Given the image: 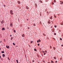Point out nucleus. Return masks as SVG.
<instances>
[{
  "instance_id": "obj_1",
  "label": "nucleus",
  "mask_w": 63,
  "mask_h": 63,
  "mask_svg": "<svg viewBox=\"0 0 63 63\" xmlns=\"http://www.w3.org/2000/svg\"><path fill=\"white\" fill-rule=\"evenodd\" d=\"M10 14H11L13 15L14 14L13 13V11L12 10H11L10 11Z\"/></svg>"
},
{
  "instance_id": "obj_2",
  "label": "nucleus",
  "mask_w": 63,
  "mask_h": 63,
  "mask_svg": "<svg viewBox=\"0 0 63 63\" xmlns=\"http://www.w3.org/2000/svg\"><path fill=\"white\" fill-rule=\"evenodd\" d=\"M6 47L7 48H9V46H6Z\"/></svg>"
},
{
  "instance_id": "obj_3",
  "label": "nucleus",
  "mask_w": 63,
  "mask_h": 63,
  "mask_svg": "<svg viewBox=\"0 0 63 63\" xmlns=\"http://www.w3.org/2000/svg\"><path fill=\"white\" fill-rule=\"evenodd\" d=\"M2 56L3 57H4L5 56V55L4 54H3L2 55Z\"/></svg>"
},
{
  "instance_id": "obj_4",
  "label": "nucleus",
  "mask_w": 63,
  "mask_h": 63,
  "mask_svg": "<svg viewBox=\"0 0 63 63\" xmlns=\"http://www.w3.org/2000/svg\"><path fill=\"white\" fill-rule=\"evenodd\" d=\"M10 25L11 26H12V27H13V24L12 23H11L10 24Z\"/></svg>"
},
{
  "instance_id": "obj_5",
  "label": "nucleus",
  "mask_w": 63,
  "mask_h": 63,
  "mask_svg": "<svg viewBox=\"0 0 63 63\" xmlns=\"http://www.w3.org/2000/svg\"><path fill=\"white\" fill-rule=\"evenodd\" d=\"M51 22L49 21H48V23H49V24H50Z\"/></svg>"
},
{
  "instance_id": "obj_6",
  "label": "nucleus",
  "mask_w": 63,
  "mask_h": 63,
  "mask_svg": "<svg viewBox=\"0 0 63 63\" xmlns=\"http://www.w3.org/2000/svg\"><path fill=\"white\" fill-rule=\"evenodd\" d=\"M39 2H40V3H43V2H42V1L41 0H40L39 1Z\"/></svg>"
},
{
  "instance_id": "obj_7",
  "label": "nucleus",
  "mask_w": 63,
  "mask_h": 63,
  "mask_svg": "<svg viewBox=\"0 0 63 63\" xmlns=\"http://www.w3.org/2000/svg\"><path fill=\"white\" fill-rule=\"evenodd\" d=\"M2 30H5V29L4 28H3L2 29Z\"/></svg>"
},
{
  "instance_id": "obj_8",
  "label": "nucleus",
  "mask_w": 63,
  "mask_h": 63,
  "mask_svg": "<svg viewBox=\"0 0 63 63\" xmlns=\"http://www.w3.org/2000/svg\"><path fill=\"white\" fill-rule=\"evenodd\" d=\"M17 2L19 4H20V1H18Z\"/></svg>"
},
{
  "instance_id": "obj_9",
  "label": "nucleus",
  "mask_w": 63,
  "mask_h": 63,
  "mask_svg": "<svg viewBox=\"0 0 63 63\" xmlns=\"http://www.w3.org/2000/svg\"><path fill=\"white\" fill-rule=\"evenodd\" d=\"M26 8L27 9H29V8H28V6H27L26 7Z\"/></svg>"
},
{
  "instance_id": "obj_10",
  "label": "nucleus",
  "mask_w": 63,
  "mask_h": 63,
  "mask_svg": "<svg viewBox=\"0 0 63 63\" xmlns=\"http://www.w3.org/2000/svg\"><path fill=\"white\" fill-rule=\"evenodd\" d=\"M53 48L54 50H55V49H56V48L55 47H53Z\"/></svg>"
},
{
  "instance_id": "obj_11",
  "label": "nucleus",
  "mask_w": 63,
  "mask_h": 63,
  "mask_svg": "<svg viewBox=\"0 0 63 63\" xmlns=\"http://www.w3.org/2000/svg\"><path fill=\"white\" fill-rule=\"evenodd\" d=\"M35 6H36V7L37 8V4H36V3L35 4Z\"/></svg>"
},
{
  "instance_id": "obj_12",
  "label": "nucleus",
  "mask_w": 63,
  "mask_h": 63,
  "mask_svg": "<svg viewBox=\"0 0 63 63\" xmlns=\"http://www.w3.org/2000/svg\"><path fill=\"white\" fill-rule=\"evenodd\" d=\"M33 26H36V24H35V23H34L33 24Z\"/></svg>"
},
{
  "instance_id": "obj_13",
  "label": "nucleus",
  "mask_w": 63,
  "mask_h": 63,
  "mask_svg": "<svg viewBox=\"0 0 63 63\" xmlns=\"http://www.w3.org/2000/svg\"><path fill=\"white\" fill-rule=\"evenodd\" d=\"M22 36L23 37H24V34H23L22 35Z\"/></svg>"
},
{
  "instance_id": "obj_14",
  "label": "nucleus",
  "mask_w": 63,
  "mask_h": 63,
  "mask_svg": "<svg viewBox=\"0 0 63 63\" xmlns=\"http://www.w3.org/2000/svg\"><path fill=\"white\" fill-rule=\"evenodd\" d=\"M54 16L55 18H56V16H55V15H54Z\"/></svg>"
},
{
  "instance_id": "obj_15",
  "label": "nucleus",
  "mask_w": 63,
  "mask_h": 63,
  "mask_svg": "<svg viewBox=\"0 0 63 63\" xmlns=\"http://www.w3.org/2000/svg\"><path fill=\"white\" fill-rule=\"evenodd\" d=\"M1 53H4V51H2L1 52Z\"/></svg>"
},
{
  "instance_id": "obj_16",
  "label": "nucleus",
  "mask_w": 63,
  "mask_h": 63,
  "mask_svg": "<svg viewBox=\"0 0 63 63\" xmlns=\"http://www.w3.org/2000/svg\"><path fill=\"white\" fill-rule=\"evenodd\" d=\"M54 59H55V60L56 59V58L55 57H54Z\"/></svg>"
},
{
  "instance_id": "obj_17",
  "label": "nucleus",
  "mask_w": 63,
  "mask_h": 63,
  "mask_svg": "<svg viewBox=\"0 0 63 63\" xmlns=\"http://www.w3.org/2000/svg\"><path fill=\"white\" fill-rule=\"evenodd\" d=\"M13 37H11V40H13Z\"/></svg>"
},
{
  "instance_id": "obj_18",
  "label": "nucleus",
  "mask_w": 63,
  "mask_h": 63,
  "mask_svg": "<svg viewBox=\"0 0 63 63\" xmlns=\"http://www.w3.org/2000/svg\"><path fill=\"white\" fill-rule=\"evenodd\" d=\"M13 45L14 46H15V45H16L15 44V43H13Z\"/></svg>"
},
{
  "instance_id": "obj_19",
  "label": "nucleus",
  "mask_w": 63,
  "mask_h": 63,
  "mask_svg": "<svg viewBox=\"0 0 63 63\" xmlns=\"http://www.w3.org/2000/svg\"><path fill=\"white\" fill-rule=\"evenodd\" d=\"M34 51H37V50H36V49L35 48L34 49Z\"/></svg>"
},
{
  "instance_id": "obj_20",
  "label": "nucleus",
  "mask_w": 63,
  "mask_h": 63,
  "mask_svg": "<svg viewBox=\"0 0 63 63\" xmlns=\"http://www.w3.org/2000/svg\"><path fill=\"white\" fill-rule=\"evenodd\" d=\"M38 41H39V42H41V40H40V39H39Z\"/></svg>"
},
{
  "instance_id": "obj_21",
  "label": "nucleus",
  "mask_w": 63,
  "mask_h": 63,
  "mask_svg": "<svg viewBox=\"0 0 63 63\" xmlns=\"http://www.w3.org/2000/svg\"><path fill=\"white\" fill-rule=\"evenodd\" d=\"M53 61L51 60V63H53Z\"/></svg>"
},
{
  "instance_id": "obj_22",
  "label": "nucleus",
  "mask_w": 63,
  "mask_h": 63,
  "mask_svg": "<svg viewBox=\"0 0 63 63\" xmlns=\"http://www.w3.org/2000/svg\"><path fill=\"white\" fill-rule=\"evenodd\" d=\"M61 25H63V23H61Z\"/></svg>"
},
{
  "instance_id": "obj_23",
  "label": "nucleus",
  "mask_w": 63,
  "mask_h": 63,
  "mask_svg": "<svg viewBox=\"0 0 63 63\" xmlns=\"http://www.w3.org/2000/svg\"><path fill=\"white\" fill-rule=\"evenodd\" d=\"M54 26L55 28H56L57 27V26H56V25Z\"/></svg>"
},
{
  "instance_id": "obj_24",
  "label": "nucleus",
  "mask_w": 63,
  "mask_h": 63,
  "mask_svg": "<svg viewBox=\"0 0 63 63\" xmlns=\"http://www.w3.org/2000/svg\"><path fill=\"white\" fill-rule=\"evenodd\" d=\"M52 17L51 16L50 17V19H52Z\"/></svg>"
},
{
  "instance_id": "obj_25",
  "label": "nucleus",
  "mask_w": 63,
  "mask_h": 63,
  "mask_svg": "<svg viewBox=\"0 0 63 63\" xmlns=\"http://www.w3.org/2000/svg\"><path fill=\"white\" fill-rule=\"evenodd\" d=\"M14 33H16V30H14Z\"/></svg>"
},
{
  "instance_id": "obj_26",
  "label": "nucleus",
  "mask_w": 63,
  "mask_h": 63,
  "mask_svg": "<svg viewBox=\"0 0 63 63\" xmlns=\"http://www.w3.org/2000/svg\"><path fill=\"white\" fill-rule=\"evenodd\" d=\"M50 49H51V48H51V47H52L51 46H50Z\"/></svg>"
},
{
  "instance_id": "obj_27",
  "label": "nucleus",
  "mask_w": 63,
  "mask_h": 63,
  "mask_svg": "<svg viewBox=\"0 0 63 63\" xmlns=\"http://www.w3.org/2000/svg\"><path fill=\"white\" fill-rule=\"evenodd\" d=\"M54 3H55L56 2V0H54Z\"/></svg>"
},
{
  "instance_id": "obj_28",
  "label": "nucleus",
  "mask_w": 63,
  "mask_h": 63,
  "mask_svg": "<svg viewBox=\"0 0 63 63\" xmlns=\"http://www.w3.org/2000/svg\"><path fill=\"white\" fill-rule=\"evenodd\" d=\"M16 61L17 62V63H18V60H16Z\"/></svg>"
},
{
  "instance_id": "obj_29",
  "label": "nucleus",
  "mask_w": 63,
  "mask_h": 63,
  "mask_svg": "<svg viewBox=\"0 0 63 63\" xmlns=\"http://www.w3.org/2000/svg\"><path fill=\"white\" fill-rule=\"evenodd\" d=\"M46 54V53H44V55H45V54Z\"/></svg>"
},
{
  "instance_id": "obj_30",
  "label": "nucleus",
  "mask_w": 63,
  "mask_h": 63,
  "mask_svg": "<svg viewBox=\"0 0 63 63\" xmlns=\"http://www.w3.org/2000/svg\"><path fill=\"white\" fill-rule=\"evenodd\" d=\"M60 40H62V38H60Z\"/></svg>"
},
{
  "instance_id": "obj_31",
  "label": "nucleus",
  "mask_w": 63,
  "mask_h": 63,
  "mask_svg": "<svg viewBox=\"0 0 63 63\" xmlns=\"http://www.w3.org/2000/svg\"><path fill=\"white\" fill-rule=\"evenodd\" d=\"M33 42V41H31V43H32Z\"/></svg>"
},
{
  "instance_id": "obj_32",
  "label": "nucleus",
  "mask_w": 63,
  "mask_h": 63,
  "mask_svg": "<svg viewBox=\"0 0 63 63\" xmlns=\"http://www.w3.org/2000/svg\"><path fill=\"white\" fill-rule=\"evenodd\" d=\"M54 35H56V33H54Z\"/></svg>"
},
{
  "instance_id": "obj_33",
  "label": "nucleus",
  "mask_w": 63,
  "mask_h": 63,
  "mask_svg": "<svg viewBox=\"0 0 63 63\" xmlns=\"http://www.w3.org/2000/svg\"><path fill=\"white\" fill-rule=\"evenodd\" d=\"M38 46H40V44H38Z\"/></svg>"
},
{
  "instance_id": "obj_34",
  "label": "nucleus",
  "mask_w": 63,
  "mask_h": 63,
  "mask_svg": "<svg viewBox=\"0 0 63 63\" xmlns=\"http://www.w3.org/2000/svg\"><path fill=\"white\" fill-rule=\"evenodd\" d=\"M2 23H3V22H4V21L3 20H2Z\"/></svg>"
},
{
  "instance_id": "obj_35",
  "label": "nucleus",
  "mask_w": 63,
  "mask_h": 63,
  "mask_svg": "<svg viewBox=\"0 0 63 63\" xmlns=\"http://www.w3.org/2000/svg\"><path fill=\"white\" fill-rule=\"evenodd\" d=\"M42 52H43V53H44V52H45V51H42Z\"/></svg>"
},
{
  "instance_id": "obj_36",
  "label": "nucleus",
  "mask_w": 63,
  "mask_h": 63,
  "mask_svg": "<svg viewBox=\"0 0 63 63\" xmlns=\"http://www.w3.org/2000/svg\"><path fill=\"white\" fill-rule=\"evenodd\" d=\"M45 52H46V53H47V50H45Z\"/></svg>"
},
{
  "instance_id": "obj_37",
  "label": "nucleus",
  "mask_w": 63,
  "mask_h": 63,
  "mask_svg": "<svg viewBox=\"0 0 63 63\" xmlns=\"http://www.w3.org/2000/svg\"><path fill=\"white\" fill-rule=\"evenodd\" d=\"M4 42H6V41H5V39H4Z\"/></svg>"
},
{
  "instance_id": "obj_38",
  "label": "nucleus",
  "mask_w": 63,
  "mask_h": 63,
  "mask_svg": "<svg viewBox=\"0 0 63 63\" xmlns=\"http://www.w3.org/2000/svg\"><path fill=\"white\" fill-rule=\"evenodd\" d=\"M43 62H44V63H45V61H43Z\"/></svg>"
},
{
  "instance_id": "obj_39",
  "label": "nucleus",
  "mask_w": 63,
  "mask_h": 63,
  "mask_svg": "<svg viewBox=\"0 0 63 63\" xmlns=\"http://www.w3.org/2000/svg\"><path fill=\"white\" fill-rule=\"evenodd\" d=\"M3 6H4V7H6V5L5 4H4Z\"/></svg>"
},
{
  "instance_id": "obj_40",
  "label": "nucleus",
  "mask_w": 63,
  "mask_h": 63,
  "mask_svg": "<svg viewBox=\"0 0 63 63\" xmlns=\"http://www.w3.org/2000/svg\"><path fill=\"white\" fill-rule=\"evenodd\" d=\"M1 23L2 24H3V23H2V21H1Z\"/></svg>"
},
{
  "instance_id": "obj_41",
  "label": "nucleus",
  "mask_w": 63,
  "mask_h": 63,
  "mask_svg": "<svg viewBox=\"0 0 63 63\" xmlns=\"http://www.w3.org/2000/svg\"><path fill=\"white\" fill-rule=\"evenodd\" d=\"M39 40H38L37 41V43H39Z\"/></svg>"
},
{
  "instance_id": "obj_42",
  "label": "nucleus",
  "mask_w": 63,
  "mask_h": 63,
  "mask_svg": "<svg viewBox=\"0 0 63 63\" xmlns=\"http://www.w3.org/2000/svg\"><path fill=\"white\" fill-rule=\"evenodd\" d=\"M8 59L9 60H10V59H10L9 58V57L8 58Z\"/></svg>"
},
{
  "instance_id": "obj_43",
  "label": "nucleus",
  "mask_w": 63,
  "mask_h": 63,
  "mask_svg": "<svg viewBox=\"0 0 63 63\" xmlns=\"http://www.w3.org/2000/svg\"><path fill=\"white\" fill-rule=\"evenodd\" d=\"M46 2H48V1L47 0L46 1Z\"/></svg>"
},
{
  "instance_id": "obj_44",
  "label": "nucleus",
  "mask_w": 63,
  "mask_h": 63,
  "mask_svg": "<svg viewBox=\"0 0 63 63\" xmlns=\"http://www.w3.org/2000/svg\"><path fill=\"white\" fill-rule=\"evenodd\" d=\"M34 62V60L32 61V62Z\"/></svg>"
},
{
  "instance_id": "obj_45",
  "label": "nucleus",
  "mask_w": 63,
  "mask_h": 63,
  "mask_svg": "<svg viewBox=\"0 0 63 63\" xmlns=\"http://www.w3.org/2000/svg\"><path fill=\"white\" fill-rule=\"evenodd\" d=\"M28 29H30V27H28Z\"/></svg>"
},
{
  "instance_id": "obj_46",
  "label": "nucleus",
  "mask_w": 63,
  "mask_h": 63,
  "mask_svg": "<svg viewBox=\"0 0 63 63\" xmlns=\"http://www.w3.org/2000/svg\"><path fill=\"white\" fill-rule=\"evenodd\" d=\"M57 62V61H56L55 62H56H56Z\"/></svg>"
},
{
  "instance_id": "obj_47",
  "label": "nucleus",
  "mask_w": 63,
  "mask_h": 63,
  "mask_svg": "<svg viewBox=\"0 0 63 63\" xmlns=\"http://www.w3.org/2000/svg\"><path fill=\"white\" fill-rule=\"evenodd\" d=\"M47 14H48V12H47Z\"/></svg>"
},
{
  "instance_id": "obj_48",
  "label": "nucleus",
  "mask_w": 63,
  "mask_h": 63,
  "mask_svg": "<svg viewBox=\"0 0 63 63\" xmlns=\"http://www.w3.org/2000/svg\"><path fill=\"white\" fill-rule=\"evenodd\" d=\"M53 4L54 5V3H53Z\"/></svg>"
},
{
  "instance_id": "obj_49",
  "label": "nucleus",
  "mask_w": 63,
  "mask_h": 63,
  "mask_svg": "<svg viewBox=\"0 0 63 63\" xmlns=\"http://www.w3.org/2000/svg\"><path fill=\"white\" fill-rule=\"evenodd\" d=\"M48 63H50V62H48Z\"/></svg>"
},
{
  "instance_id": "obj_50",
  "label": "nucleus",
  "mask_w": 63,
  "mask_h": 63,
  "mask_svg": "<svg viewBox=\"0 0 63 63\" xmlns=\"http://www.w3.org/2000/svg\"><path fill=\"white\" fill-rule=\"evenodd\" d=\"M63 46V45H61L62 47Z\"/></svg>"
},
{
  "instance_id": "obj_51",
  "label": "nucleus",
  "mask_w": 63,
  "mask_h": 63,
  "mask_svg": "<svg viewBox=\"0 0 63 63\" xmlns=\"http://www.w3.org/2000/svg\"><path fill=\"white\" fill-rule=\"evenodd\" d=\"M60 4H62V3H60Z\"/></svg>"
},
{
  "instance_id": "obj_52",
  "label": "nucleus",
  "mask_w": 63,
  "mask_h": 63,
  "mask_svg": "<svg viewBox=\"0 0 63 63\" xmlns=\"http://www.w3.org/2000/svg\"><path fill=\"white\" fill-rule=\"evenodd\" d=\"M10 36H12V35H10Z\"/></svg>"
},
{
  "instance_id": "obj_53",
  "label": "nucleus",
  "mask_w": 63,
  "mask_h": 63,
  "mask_svg": "<svg viewBox=\"0 0 63 63\" xmlns=\"http://www.w3.org/2000/svg\"><path fill=\"white\" fill-rule=\"evenodd\" d=\"M9 29V28H8V29Z\"/></svg>"
},
{
  "instance_id": "obj_54",
  "label": "nucleus",
  "mask_w": 63,
  "mask_h": 63,
  "mask_svg": "<svg viewBox=\"0 0 63 63\" xmlns=\"http://www.w3.org/2000/svg\"><path fill=\"white\" fill-rule=\"evenodd\" d=\"M40 23H41V21H40Z\"/></svg>"
},
{
  "instance_id": "obj_55",
  "label": "nucleus",
  "mask_w": 63,
  "mask_h": 63,
  "mask_svg": "<svg viewBox=\"0 0 63 63\" xmlns=\"http://www.w3.org/2000/svg\"><path fill=\"white\" fill-rule=\"evenodd\" d=\"M60 2H62L61 1H60Z\"/></svg>"
},
{
  "instance_id": "obj_56",
  "label": "nucleus",
  "mask_w": 63,
  "mask_h": 63,
  "mask_svg": "<svg viewBox=\"0 0 63 63\" xmlns=\"http://www.w3.org/2000/svg\"><path fill=\"white\" fill-rule=\"evenodd\" d=\"M45 11H46V12H47V10H46Z\"/></svg>"
},
{
  "instance_id": "obj_57",
  "label": "nucleus",
  "mask_w": 63,
  "mask_h": 63,
  "mask_svg": "<svg viewBox=\"0 0 63 63\" xmlns=\"http://www.w3.org/2000/svg\"><path fill=\"white\" fill-rule=\"evenodd\" d=\"M0 58H1V56H0Z\"/></svg>"
},
{
  "instance_id": "obj_58",
  "label": "nucleus",
  "mask_w": 63,
  "mask_h": 63,
  "mask_svg": "<svg viewBox=\"0 0 63 63\" xmlns=\"http://www.w3.org/2000/svg\"><path fill=\"white\" fill-rule=\"evenodd\" d=\"M29 46V47H30V46Z\"/></svg>"
},
{
  "instance_id": "obj_59",
  "label": "nucleus",
  "mask_w": 63,
  "mask_h": 63,
  "mask_svg": "<svg viewBox=\"0 0 63 63\" xmlns=\"http://www.w3.org/2000/svg\"><path fill=\"white\" fill-rule=\"evenodd\" d=\"M49 0H47L48 1H49Z\"/></svg>"
},
{
  "instance_id": "obj_60",
  "label": "nucleus",
  "mask_w": 63,
  "mask_h": 63,
  "mask_svg": "<svg viewBox=\"0 0 63 63\" xmlns=\"http://www.w3.org/2000/svg\"><path fill=\"white\" fill-rule=\"evenodd\" d=\"M40 14H41V12H40Z\"/></svg>"
},
{
  "instance_id": "obj_61",
  "label": "nucleus",
  "mask_w": 63,
  "mask_h": 63,
  "mask_svg": "<svg viewBox=\"0 0 63 63\" xmlns=\"http://www.w3.org/2000/svg\"><path fill=\"white\" fill-rule=\"evenodd\" d=\"M51 22H52V21H51Z\"/></svg>"
},
{
  "instance_id": "obj_62",
  "label": "nucleus",
  "mask_w": 63,
  "mask_h": 63,
  "mask_svg": "<svg viewBox=\"0 0 63 63\" xmlns=\"http://www.w3.org/2000/svg\"><path fill=\"white\" fill-rule=\"evenodd\" d=\"M41 14H40V16H41Z\"/></svg>"
},
{
  "instance_id": "obj_63",
  "label": "nucleus",
  "mask_w": 63,
  "mask_h": 63,
  "mask_svg": "<svg viewBox=\"0 0 63 63\" xmlns=\"http://www.w3.org/2000/svg\"><path fill=\"white\" fill-rule=\"evenodd\" d=\"M38 63H39V62H38Z\"/></svg>"
},
{
  "instance_id": "obj_64",
  "label": "nucleus",
  "mask_w": 63,
  "mask_h": 63,
  "mask_svg": "<svg viewBox=\"0 0 63 63\" xmlns=\"http://www.w3.org/2000/svg\"><path fill=\"white\" fill-rule=\"evenodd\" d=\"M0 50H1V48H0Z\"/></svg>"
}]
</instances>
